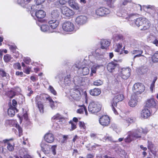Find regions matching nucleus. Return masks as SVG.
I'll list each match as a JSON object with an SVG mask.
<instances>
[{
    "mask_svg": "<svg viewBox=\"0 0 158 158\" xmlns=\"http://www.w3.org/2000/svg\"><path fill=\"white\" fill-rule=\"evenodd\" d=\"M36 102L38 107L41 113L44 112V106L43 103L45 100L48 101L49 103L50 106L52 110L56 109L59 102L57 101H54L52 99L46 95L43 94L40 96H37L35 98Z\"/></svg>",
    "mask_w": 158,
    "mask_h": 158,
    "instance_id": "f257e3e1",
    "label": "nucleus"
},
{
    "mask_svg": "<svg viewBox=\"0 0 158 158\" xmlns=\"http://www.w3.org/2000/svg\"><path fill=\"white\" fill-rule=\"evenodd\" d=\"M148 132L146 128L143 129L141 127L137 129L133 132L129 133L127 137L125 139V141L127 143L130 142L134 138L138 139L141 137L142 133L146 134Z\"/></svg>",
    "mask_w": 158,
    "mask_h": 158,
    "instance_id": "f03ea898",
    "label": "nucleus"
},
{
    "mask_svg": "<svg viewBox=\"0 0 158 158\" xmlns=\"http://www.w3.org/2000/svg\"><path fill=\"white\" fill-rule=\"evenodd\" d=\"M135 24L137 27L142 26V30H146L148 29L150 25L149 21L145 18H137L135 21Z\"/></svg>",
    "mask_w": 158,
    "mask_h": 158,
    "instance_id": "7ed1b4c3",
    "label": "nucleus"
},
{
    "mask_svg": "<svg viewBox=\"0 0 158 158\" xmlns=\"http://www.w3.org/2000/svg\"><path fill=\"white\" fill-rule=\"evenodd\" d=\"M111 11L109 9L101 7L97 8L95 10V12L92 13L91 14L94 17L97 16L98 17H102L106 16Z\"/></svg>",
    "mask_w": 158,
    "mask_h": 158,
    "instance_id": "20e7f679",
    "label": "nucleus"
},
{
    "mask_svg": "<svg viewBox=\"0 0 158 158\" xmlns=\"http://www.w3.org/2000/svg\"><path fill=\"white\" fill-rule=\"evenodd\" d=\"M101 105L97 102H91L88 106L89 111L92 114H95L99 112L101 109Z\"/></svg>",
    "mask_w": 158,
    "mask_h": 158,
    "instance_id": "39448f33",
    "label": "nucleus"
},
{
    "mask_svg": "<svg viewBox=\"0 0 158 158\" xmlns=\"http://www.w3.org/2000/svg\"><path fill=\"white\" fill-rule=\"evenodd\" d=\"M84 63L81 61L76 62L74 66L79 69V71L81 72L83 75H88L89 72V70L88 68L84 65Z\"/></svg>",
    "mask_w": 158,
    "mask_h": 158,
    "instance_id": "423d86ee",
    "label": "nucleus"
},
{
    "mask_svg": "<svg viewBox=\"0 0 158 158\" xmlns=\"http://www.w3.org/2000/svg\"><path fill=\"white\" fill-rule=\"evenodd\" d=\"M123 98V95L121 94L117 95L113 98V101L111 102V106L112 110L115 114H118V112L115 107H116L117 106V103L119 102L122 101Z\"/></svg>",
    "mask_w": 158,
    "mask_h": 158,
    "instance_id": "0eeeda50",
    "label": "nucleus"
},
{
    "mask_svg": "<svg viewBox=\"0 0 158 158\" xmlns=\"http://www.w3.org/2000/svg\"><path fill=\"white\" fill-rule=\"evenodd\" d=\"M131 71V69L128 67L122 68L118 70V76L123 79H127L130 75Z\"/></svg>",
    "mask_w": 158,
    "mask_h": 158,
    "instance_id": "6e6552de",
    "label": "nucleus"
},
{
    "mask_svg": "<svg viewBox=\"0 0 158 158\" xmlns=\"http://www.w3.org/2000/svg\"><path fill=\"white\" fill-rule=\"evenodd\" d=\"M138 10L140 11H144L150 14H152L155 12V8L154 6L149 5L141 6L140 5H135Z\"/></svg>",
    "mask_w": 158,
    "mask_h": 158,
    "instance_id": "1a4fd4ad",
    "label": "nucleus"
},
{
    "mask_svg": "<svg viewBox=\"0 0 158 158\" xmlns=\"http://www.w3.org/2000/svg\"><path fill=\"white\" fill-rule=\"evenodd\" d=\"M144 86L141 83H136L133 85L132 90L133 93L135 94H140L144 90Z\"/></svg>",
    "mask_w": 158,
    "mask_h": 158,
    "instance_id": "9d476101",
    "label": "nucleus"
},
{
    "mask_svg": "<svg viewBox=\"0 0 158 158\" xmlns=\"http://www.w3.org/2000/svg\"><path fill=\"white\" fill-rule=\"evenodd\" d=\"M62 29L65 31L68 32L75 31L74 26L73 23L69 21L64 22L62 25Z\"/></svg>",
    "mask_w": 158,
    "mask_h": 158,
    "instance_id": "9b49d317",
    "label": "nucleus"
},
{
    "mask_svg": "<svg viewBox=\"0 0 158 158\" xmlns=\"http://www.w3.org/2000/svg\"><path fill=\"white\" fill-rule=\"evenodd\" d=\"M11 140V139H5L3 140L2 142L0 141V148L2 149V150L1 151V152L3 153H5V152L4 151V148L2 147L3 143H7V149L10 151H12L14 149V145H13L12 144L10 143L9 142V141Z\"/></svg>",
    "mask_w": 158,
    "mask_h": 158,
    "instance_id": "f8f14e48",
    "label": "nucleus"
},
{
    "mask_svg": "<svg viewBox=\"0 0 158 158\" xmlns=\"http://www.w3.org/2000/svg\"><path fill=\"white\" fill-rule=\"evenodd\" d=\"M86 80V79L85 77L76 76L74 77L73 81L75 85L79 86L84 85Z\"/></svg>",
    "mask_w": 158,
    "mask_h": 158,
    "instance_id": "ddd939ff",
    "label": "nucleus"
},
{
    "mask_svg": "<svg viewBox=\"0 0 158 158\" xmlns=\"http://www.w3.org/2000/svg\"><path fill=\"white\" fill-rule=\"evenodd\" d=\"M110 118L106 115H102L99 119L100 124L103 127L108 126L110 124Z\"/></svg>",
    "mask_w": 158,
    "mask_h": 158,
    "instance_id": "4468645a",
    "label": "nucleus"
},
{
    "mask_svg": "<svg viewBox=\"0 0 158 158\" xmlns=\"http://www.w3.org/2000/svg\"><path fill=\"white\" fill-rule=\"evenodd\" d=\"M61 12L62 14L67 16L70 17L74 14V12L66 6H63L61 8Z\"/></svg>",
    "mask_w": 158,
    "mask_h": 158,
    "instance_id": "2eb2a0df",
    "label": "nucleus"
},
{
    "mask_svg": "<svg viewBox=\"0 0 158 158\" xmlns=\"http://www.w3.org/2000/svg\"><path fill=\"white\" fill-rule=\"evenodd\" d=\"M138 103V98L136 95L133 94L131 97L130 100H129L128 104L131 107H134L136 106Z\"/></svg>",
    "mask_w": 158,
    "mask_h": 158,
    "instance_id": "dca6fc26",
    "label": "nucleus"
},
{
    "mask_svg": "<svg viewBox=\"0 0 158 158\" xmlns=\"http://www.w3.org/2000/svg\"><path fill=\"white\" fill-rule=\"evenodd\" d=\"M70 95L75 100L79 99L80 95V91L77 89H71L70 91Z\"/></svg>",
    "mask_w": 158,
    "mask_h": 158,
    "instance_id": "f3484780",
    "label": "nucleus"
},
{
    "mask_svg": "<svg viewBox=\"0 0 158 158\" xmlns=\"http://www.w3.org/2000/svg\"><path fill=\"white\" fill-rule=\"evenodd\" d=\"M50 28L51 30L55 29L59 25V21L56 19H50L48 21Z\"/></svg>",
    "mask_w": 158,
    "mask_h": 158,
    "instance_id": "a211bd4d",
    "label": "nucleus"
},
{
    "mask_svg": "<svg viewBox=\"0 0 158 158\" xmlns=\"http://www.w3.org/2000/svg\"><path fill=\"white\" fill-rule=\"evenodd\" d=\"M87 18L84 16H80L76 19V22L78 25H81L85 24L87 22Z\"/></svg>",
    "mask_w": 158,
    "mask_h": 158,
    "instance_id": "6ab92c4d",
    "label": "nucleus"
},
{
    "mask_svg": "<svg viewBox=\"0 0 158 158\" xmlns=\"http://www.w3.org/2000/svg\"><path fill=\"white\" fill-rule=\"evenodd\" d=\"M156 105V101L153 98L148 99L146 101L145 106L149 108H155Z\"/></svg>",
    "mask_w": 158,
    "mask_h": 158,
    "instance_id": "aec40b11",
    "label": "nucleus"
},
{
    "mask_svg": "<svg viewBox=\"0 0 158 158\" xmlns=\"http://www.w3.org/2000/svg\"><path fill=\"white\" fill-rule=\"evenodd\" d=\"M118 16L122 17L125 19H127L130 18L132 15H128L126 11L124 9H122L117 12Z\"/></svg>",
    "mask_w": 158,
    "mask_h": 158,
    "instance_id": "412c9836",
    "label": "nucleus"
},
{
    "mask_svg": "<svg viewBox=\"0 0 158 158\" xmlns=\"http://www.w3.org/2000/svg\"><path fill=\"white\" fill-rule=\"evenodd\" d=\"M44 139L47 142L51 143L54 141V137L52 134L47 133L44 135Z\"/></svg>",
    "mask_w": 158,
    "mask_h": 158,
    "instance_id": "4be33fe9",
    "label": "nucleus"
},
{
    "mask_svg": "<svg viewBox=\"0 0 158 158\" xmlns=\"http://www.w3.org/2000/svg\"><path fill=\"white\" fill-rule=\"evenodd\" d=\"M148 148L154 155H156L157 151L156 147L151 141H148Z\"/></svg>",
    "mask_w": 158,
    "mask_h": 158,
    "instance_id": "5701e85b",
    "label": "nucleus"
},
{
    "mask_svg": "<svg viewBox=\"0 0 158 158\" xmlns=\"http://www.w3.org/2000/svg\"><path fill=\"white\" fill-rule=\"evenodd\" d=\"M18 123L15 120H11V126L15 127L19 131V135L20 137L22 135L23 130L22 128L17 124Z\"/></svg>",
    "mask_w": 158,
    "mask_h": 158,
    "instance_id": "b1692460",
    "label": "nucleus"
},
{
    "mask_svg": "<svg viewBox=\"0 0 158 158\" xmlns=\"http://www.w3.org/2000/svg\"><path fill=\"white\" fill-rule=\"evenodd\" d=\"M52 119L57 121L60 124L64 123L65 122V119L63 116L58 113L54 115L52 118Z\"/></svg>",
    "mask_w": 158,
    "mask_h": 158,
    "instance_id": "393cba45",
    "label": "nucleus"
},
{
    "mask_svg": "<svg viewBox=\"0 0 158 158\" xmlns=\"http://www.w3.org/2000/svg\"><path fill=\"white\" fill-rule=\"evenodd\" d=\"M118 66V64L116 62L112 61L109 63L107 65L108 71L110 72H113L114 71L115 68Z\"/></svg>",
    "mask_w": 158,
    "mask_h": 158,
    "instance_id": "a878e982",
    "label": "nucleus"
},
{
    "mask_svg": "<svg viewBox=\"0 0 158 158\" xmlns=\"http://www.w3.org/2000/svg\"><path fill=\"white\" fill-rule=\"evenodd\" d=\"M41 150L45 154H48L49 152L50 146L44 142H42L40 144Z\"/></svg>",
    "mask_w": 158,
    "mask_h": 158,
    "instance_id": "bb28decb",
    "label": "nucleus"
},
{
    "mask_svg": "<svg viewBox=\"0 0 158 158\" xmlns=\"http://www.w3.org/2000/svg\"><path fill=\"white\" fill-rule=\"evenodd\" d=\"M110 44L109 41L105 39H103L101 41V48L102 49L107 50Z\"/></svg>",
    "mask_w": 158,
    "mask_h": 158,
    "instance_id": "cd10ccee",
    "label": "nucleus"
},
{
    "mask_svg": "<svg viewBox=\"0 0 158 158\" xmlns=\"http://www.w3.org/2000/svg\"><path fill=\"white\" fill-rule=\"evenodd\" d=\"M60 16V11L57 9H55L53 10L51 13V16L52 19H56Z\"/></svg>",
    "mask_w": 158,
    "mask_h": 158,
    "instance_id": "c85d7f7f",
    "label": "nucleus"
},
{
    "mask_svg": "<svg viewBox=\"0 0 158 158\" xmlns=\"http://www.w3.org/2000/svg\"><path fill=\"white\" fill-rule=\"evenodd\" d=\"M134 121V119L133 118L129 117H125L123 119V124L125 127H127Z\"/></svg>",
    "mask_w": 158,
    "mask_h": 158,
    "instance_id": "c756f323",
    "label": "nucleus"
},
{
    "mask_svg": "<svg viewBox=\"0 0 158 158\" xmlns=\"http://www.w3.org/2000/svg\"><path fill=\"white\" fill-rule=\"evenodd\" d=\"M122 48V44L119 43L114 44L113 46V48L115 52L119 53L120 54H123V52L121 51V49Z\"/></svg>",
    "mask_w": 158,
    "mask_h": 158,
    "instance_id": "7c9ffc66",
    "label": "nucleus"
},
{
    "mask_svg": "<svg viewBox=\"0 0 158 158\" xmlns=\"http://www.w3.org/2000/svg\"><path fill=\"white\" fill-rule=\"evenodd\" d=\"M68 2L69 6L73 9L76 10L79 9L80 7L78 4L74 0H69Z\"/></svg>",
    "mask_w": 158,
    "mask_h": 158,
    "instance_id": "2f4dec72",
    "label": "nucleus"
},
{
    "mask_svg": "<svg viewBox=\"0 0 158 158\" xmlns=\"http://www.w3.org/2000/svg\"><path fill=\"white\" fill-rule=\"evenodd\" d=\"M141 114L142 117L143 118H147L150 116L151 112L148 109L145 108L142 110Z\"/></svg>",
    "mask_w": 158,
    "mask_h": 158,
    "instance_id": "473e14b6",
    "label": "nucleus"
},
{
    "mask_svg": "<svg viewBox=\"0 0 158 158\" xmlns=\"http://www.w3.org/2000/svg\"><path fill=\"white\" fill-rule=\"evenodd\" d=\"M89 92L90 94L93 96H97L100 94L101 93V90L100 89L95 88L93 89H90Z\"/></svg>",
    "mask_w": 158,
    "mask_h": 158,
    "instance_id": "72a5a7b5",
    "label": "nucleus"
},
{
    "mask_svg": "<svg viewBox=\"0 0 158 158\" xmlns=\"http://www.w3.org/2000/svg\"><path fill=\"white\" fill-rule=\"evenodd\" d=\"M35 15L38 19H42L46 15L45 12L42 10H38L35 13Z\"/></svg>",
    "mask_w": 158,
    "mask_h": 158,
    "instance_id": "f704fd0d",
    "label": "nucleus"
},
{
    "mask_svg": "<svg viewBox=\"0 0 158 158\" xmlns=\"http://www.w3.org/2000/svg\"><path fill=\"white\" fill-rule=\"evenodd\" d=\"M15 111H17L16 107H13L11 106L8 110V115L11 117H13L15 115Z\"/></svg>",
    "mask_w": 158,
    "mask_h": 158,
    "instance_id": "c9c22d12",
    "label": "nucleus"
},
{
    "mask_svg": "<svg viewBox=\"0 0 158 158\" xmlns=\"http://www.w3.org/2000/svg\"><path fill=\"white\" fill-rule=\"evenodd\" d=\"M148 40L155 45L158 44V40L156 39V37L153 35L150 34L148 36Z\"/></svg>",
    "mask_w": 158,
    "mask_h": 158,
    "instance_id": "e433bc0d",
    "label": "nucleus"
},
{
    "mask_svg": "<svg viewBox=\"0 0 158 158\" xmlns=\"http://www.w3.org/2000/svg\"><path fill=\"white\" fill-rule=\"evenodd\" d=\"M78 106L80 107V108L77 110V112L78 113L81 114L83 113L84 111H85V115H87L88 113L85 106L83 105L81 106L79 105Z\"/></svg>",
    "mask_w": 158,
    "mask_h": 158,
    "instance_id": "4c0bfd02",
    "label": "nucleus"
},
{
    "mask_svg": "<svg viewBox=\"0 0 158 158\" xmlns=\"http://www.w3.org/2000/svg\"><path fill=\"white\" fill-rule=\"evenodd\" d=\"M131 53L132 54H137V55H135L134 56L133 59H134L136 57H139L141 56H143V55H142L143 53V51L141 50H135L132 51Z\"/></svg>",
    "mask_w": 158,
    "mask_h": 158,
    "instance_id": "58836bf2",
    "label": "nucleus"
},
{
    "mask_svg": "<svg viewBox=\"0 0 158 158\" xmlns=\"http://www.w3.org/2000/svg\"><path fill=\"white\" fill-rule=\"evenodd\" d=\"M40 29L43 32H53V31L51 30L49 27L47 25H43L40 27Z\"/></svg>",
    "mask_w": 158,
    "mask_h": 158,
    "instance_id": "ea45409f",
    "label": "nucleus"
},
{
    "mask_svg": "<svg viewBox=\"0 0 158 158\" xmlns=\"http://www.w3.org/2000/svg\"><path fill=\"white\" fill-rule=\"evenodd\" d=\"M99 65L94 64L92 65L91 68V73L90 74L91 76H93V73H95L96 72V70L98 68L100 67Z\"/></svg>",
    "mask_w": 158,
    "mask_h": 158,
    "instance_id": "a19ab883",
    "label": "nucleus"
},
{
    "mask_svg": "<svg viewBox=\"0 0 158 158\" xmlns=\"http://www.w3.org/2000/svg\"><path fill=\"white\" fill-rule=\"evenodd\" d=\"M13 59L12 56L8 54L5 55L3 57V60L6 63L11 62V60Z\"/></svg>",
    "mask_w": 158,
    "mask_h": 158,
    "instance_id": "79ce46f5",
    "label": "nucleus"
},
{
    "mask_svg": "<svg viewBox=\"0 0 158 158\" xmlns=\"http://www.w3.org/2000/svg\"><path fill=\"white\" fill-rule=\"evenodd\" d=\"M106 2L107 5L110 8L114 7V3L116 0H105Z\"/></svg>",
    "mask_w": 158,
    "mask_h": 158,
    "instance_id": "37998d69",
    "label": "nucleus"
},
{
    "mask_svg": "<svg viewBox=\"0 0 158 158\" xmlns=\"http://www.w3.org/2000/svg\"><path fill=\"white\" fill-rule=\"evenodd\" d=\"M69 0H59L58 2H55V5L56 6H59V5H65L67 2H68Z\"/></svg>",
    "mask_w": 158,
    "mask_h": 158,
    "instance_id": "c03bdc74",
    "label": "nucleus"
},
{
    "mask_svg": "<svg viewBox=\"0 0 158 158\" xmlns=\"http://www.w3.org/2000/svg\"><path fill=\"white\" fill-rule=\"evenodd\" d=\"M17 2L19 4L23 7H26V4L29 2H27V0L26 2L25 1V0H18Z\"/></svg>",
    "mask_w": 158,
    "mask_h": 158,
    "instance_id": "a18cd8bd",
    "label": "nucleus"
},
{
    "mask_svg": "<svg viewBox=\"0 0 158 158\" xmlns=\"http://www.w3.org/2000/svg\"><path fill=\"white\" fill-rule=\"evenodd\" d=\"M64 82L65 85H69L71 83V78L70 76H67L64 78Z\"/></svg>",
    "mask_w": 158,
    "mask_h": 158,
    "instance_id": "49530a36",
    "label": "nucleus"
},
{
    "mask_svg": "<svg viewBox=\"0 0 158 158\" xmlns=\"http://www.w3.org/2000/svg\"><path fill=\"white\" fill-rule=\"evenodd\" d=\"M152 59L153 62H158V52L155 53L152 56Z\"/></svg>",
    "mask_w": 158,
    "mask_h": 158,
    "instance_id": "de8ad7c7",
    "label": "nucleus"
},
{
    "mask_svg": "<svg viewBox=\"0 0 158 158\" xmlns=\"http://www.w3.org/2000/svg\"><path fill=\"white\" fill-rule=\"evenodd\" d=\"M78 124L81 129L83 131H84L86 128V127L84 122H83L80 121L79 122Z\"/></svg>",
    "mask_w": 158,
    "mask_h": 158,
    "instance_id": "09e8293b",
    "label": "nucleus"
},
{
    "mask_svg": "<svg viewBox=\"0 0 158 158\" xmlns=\"http://www.w3.org/2000/svg\"><path fill=\"white\" fill-rule=\"evenodd\" d=\"M48 90L51 92V93L54 95H56L57 93L56 91L54 89L53 87L51 85H49L48 88Z\"/></svg>",
    "mask_w": 158,
    "mask_h": 158,
    "instance_id": "8fccbe9b",
    "label": "nucleus"
},
{
    "mask_svg": "<svg viewBox=\"0 0 158 158\" xmlns=\"http://www.w3.org/2000/svg\"><path fill=\"white\" fill-rule=\"evenodd\" d=\"M69 124L71 125V130H73L76 128V123H74L72 121L69 122Z\"/></svg>",
    "mask_w": 158,
    "mask_h": 158,
    "instance_id": "3c124183",
    "label": "nucleus"
},
{
    "mask_svg": "<svg viewBox=\"0 0 158 158\" xmlns=\"http://www.w3.org/2000/svg\"><path fill=\"white\" fill-rule=\"evenodd\" d=\"M103 82L102 81L100 80H98L94 82V85L96 86H99L102 84Z\"/></svg>",
    "mask_w": 158,
    "mask_h": 158,
    "instance_id": "603ef678",
    "label": "nucleus"
},
{
    "mask_svg": "<svg viewBox=\"0 0 158 158\" xmlns=\"http://www.w3.org/2000/svg\"><path fill=\"white\" fill-rule=\"evenodd\" d=\"M39 5L37 4L36 3L35 5L32 6L31 7V11L32 12L33 11H35L37 10L39 8Z\"/></svg>",
    "mask_w": 158,
    "mask_h": 158,
    "instance_id": "864d4df0",
    "label": "nucleus"
},
{
    "mask_svg": "<svg viewBox=\"0 0 158 158\" xmlns=\"http://www.w3.org/2000/svg\"><path fill=\"white\" fill-rule=\"evenodd\" d=\"M31 68L29 66H27L23 68V72L27 74H29L31 70Z\"/></svg>",
    "mask_w": 158,
    "mask_h": 158,
    "instance_id": "5fc2aeb1",
    "label": "nucleus"
},
{
    "mask_svg": "<svg viewBox=\"0 0 158 158\" xmlns=\"http://www.w3.org/2000/svg\"><path fill=\"white\" fill-rule=\"evenodd\" d=\"M13 67L15 69H20L21 68L20 64L19 63H15L13 65Z\"/></svg>",
    "mask_w": 158,
    "mask_h": 158,
    "instance_id": "6e6d98bb",
    "label": "nucleus"
},
{
    "mask_svg": "<svg viewBox=\"0 0 158 158\" xmlns=\"http://www.w3.org/2000/svg\"><path fill=\"white\" fill-rule=\"evenodd\" d=\"M15 158H31V156L28 155H23L22 154H20V157L17 156H15Z\"/></svg>",
    "mask_w": 158,
    "mask_h": 158,
    "instance_id": "4d7b16f0",
    "label": "nucleus"
},
{
    "mask_svg": "<svg viewBox=\"0 0 158 158\" xmlns=\"http://www.w3.org/2000/svg\"><path fill=\"white\" fill-rule=\"evenodd\" d=\"M0 75H1L2 77H7V75H8L2 69H0Z\"/></svg>",
    "mask_w": 158,
    "mask_h": 158,
    "instance_id": "13d9d810",
    "label": "nucleus"
},
{
    "mask_svg": "<svg viewBox=\"0 0 158 158\" xmlns=\"http://www.w3.org/2000/svg\"><path fill=\"white\" fill-rule=\"evenodd\" d=\"M31 0H27V2H30ZM36 3L39 5L43 3L45 0H35Z\"/></svg>",
    "mask_w": 158,
    "mask_h": 158,
    "instance_id": "bf43d9fd",
    "label": "nucleus"
},
{
    "mask_svg": "<svg viewBox=\"0 0 158 158\" xmlns=\"http://www.w3.org/2000/svg\"><path fill=\"white\" fill-rule=\"evenodd\" d=\"M56 145H54L53 146H52L51 147V149L52 151V152L53 154L55 155L56 154Z\"/></svg>",
    "mask_w": 158,
    "mask_h": 158,
    "instance_id": "052dcab7",
    "label": "nucleus"
},
{
    "mask_svg": "<svg viewBox=\"0 0 158 158\" xmlns=\"http://www.w3.org/2000/svg\"><path fill=\"white\" fill-rule=\"evenodd\" d=\"M101 140H103V141L107 140L112 141V137H105L104 138H102V139H101Z\"/></svg>",
    "mask_w": 158,
    "mask_h": 158,
    "instance_id": "680f3d73",
    "label": "nucleus"
},
{
    "mask_svg": "<svg viewBox=\"0 0 158 158\" xmlns=\"http://www.w3.org/2000/svg\"><path fill=\"white\" fill-rule=\"evenodd\" d=\"M5 125L6 127L8 126H11V120H6L5 122Z\"/></svg>",
    "mask_w": 158,
    "mask_h": 158,
    "instance_id": "e2e57ef3",
    "label": "nucleus"
},
{
    "mask_svg": "<svg viewBox=\"0 0 158 158\" xmlns=\"http://www.w3.org/2000/svg\"><path fill=\"white\" fill-rule=\"evenodd\" d=\"M24 61L26 64H29L31 62V60L29 58L27 57L24 59Z\"/></svg>",
    "mask_w": 158,
    "mask_h": 158,
    "instance_id": "0e129e2a",
    "label": "nucleus"
},
{
    "mask_svg": "<svg viewBox=\"0 0 158 158\" xmlns=\"http://www.w3.org/2000/svg\"><path fill=\"white\" fill-rule=\"evenodd\" d=\"M10 49L12 50L13 52H14V51L16 49V47L14 45H10L9 46Z\"/></svg>",
    "mask_w": 158,
    "mask_h": 158,
    "instance_id": "69168bd1",
    "label": "nucleus"
},
{
    "mask_svg": "<svg viewBox=\"0 0 158 158\" xmlns=\"http://www.w3.org/2000/svg\"><path fill=\"white\" fill-rule=\"evenodd\" d=\"M131 1L130 0H123L122 2V4L124 5H126L128 3H130Z\"/></svg>",
    "mask_w": 158,
    "mask_h": 158,
    "instance_id": "338daca9",
    "label": "nucleus"
},
{
    "mask_svg": "<svg viewBox=\"0 0 158 158\" xmlns=\"http://www.w3.org/2000/svg\"><path fill=\"white\" fill-rule=\"evenodd\" d=\"M53 127L54 128L57 129L60 128V126L58 124L56 123L53 125Z\"/></svg>",
    "mask_w": 158,
    "mask_h": 158,
    "instance_id": "774afa93",
    "label": "nucleus"
}]
</instances>
